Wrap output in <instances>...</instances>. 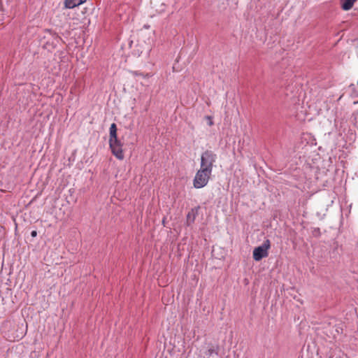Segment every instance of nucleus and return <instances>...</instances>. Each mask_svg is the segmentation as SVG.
<instances>
[{"mask_svg": "<svg viewBox=\"0 0 358 358\" xmlns=\"http://www.w3.org/2000/svg\"><path fill=\"white\" fill-rule=\"evenodd\" d=\"M212 173L207 170L199 169L195 174L193 180V186L196 189H200L207 185Z\"/></svg>", "mask_w": 358, "mask_h": 358, "instance_id": "f257e3e1", "label": "nucleus"}, {"mask_svg": "<svg viewBox=\"0 0 358 358\" xmlns=\"http://www.w3.org/2000/svg\"><path fill=\"white\" fill-rule=\"evenodd\" d=\"M217 159V155L210 150H206L202 153L201 157L200 169L207 170L212 173L213 164Z\"/></svg>", "mask_w": 358, "mask_h": 358, "instance_id": "f03ea898", "label": "nucleus"}, {"mask_svg": "<svg viewBox=\"0 0 358 358\" xmlns=\"http://www.w3.org/2000/svg\"><path fill=\"white\" fill-rule=\"evenodd\" d=\"M270 247H271L270 241L268 239H266V241H264V242L263 243V244L262 245L258 246L254 249L253 253H252L253 259L255 261L259 262L262 258L266 257L268 255V251Z\"/></svg>", "mask_w": 358, "mask_h": 358, "instance_id": "7ed1b4c3", "label": "nucleus"}, {"mask_svg": "<svg viewBox=\"0 0 358 358\" xmlns=\"http://www.w3.org/2000/svg\"><path fill=\"white\" fill-rule=\"evenodd\" d=\"M109 145L112 153L120 160L124 157L122 150V143L117 139H109Z\"/></svg>", "mask_w": 358, "mask_h": 358, "instance_id": "20e7f679", "label": "nucleus"}, {"mask_svg": "<svg viewBox=\"0 0 358 358\" xmlns=\"http://www.w3.org/2000/svg\"><path fill=\"white\" fill-rule=\"evenodd\" d=\"M86 1L87 0H65L64 5L65 8L72 9Z\"/></svg>", "mask_w": 358, "mask_h": 358, "instance_id": "39448f33", "label": "nucleus"}, {"mask_svg": "<svg viewBox=\"0 0 358 358\" xmlns=\"http://www.w3.org/2000/svg\"><path fill=\"white\" fill-rule=\"evenodd\" d=\"M356 0H341V7L344 10H350Z\"/></svg>", "mask_w": 358, "mask_h": 358, "instance_id": "423d86ee", "label": "nucleus"}, {"mask_svg": "<svg viewBox=\"0 0 358 358\" xmlns=\"http://www.w3.org/2000/svg\"><path fill=\"white\" fill-rule=\"evenodd\" d=\"M115 138H117V127L115 123H113L110 127V138L109 139H115Z\"/></svg>", "mask_w": 358, "mask_h": 358, "instance_id": "0eeeda50", "label": "nucleus"}, {"mask_svg": "<svg viewBox=\"0 0 358 358\" xmlns=\"http://www.w3.org/2000/svg\"><path fill=\"white\" fill-rule=\"evenodd\" d=\"M206 119L207 120V124L209 125V126H213L214 122H213V118L212 117L210 116H206Z\"/></svg>", "mask_w": 358, "mask_h": 358, "instance_id": "6e6552de", "label": "nucleus"}, {"mask_svg": "<svg viewBox=\"0 0 358 358\" xmlns=\"http://www.w3.org/2000/svg\"><path fill=\"white\" fill-rule=\"evenodd\" d=\"M214 354H215V355H217V352H216V350H215V349H213V348H210V349H209V350H208V355H209V356H212V355H213Z\"/></svg>", "mask_w": 358, "mask_h": 358, "instance_id": "1a4fd4ad", "label": "nucleus"}, {"mask_svg": "<svg viewBox=\"0 0 358 358\" xmlns=\"http://www.w3.org/2000/svg\"><path fill=\"white\" fill-rule=\"evenodd\" d=\"M31 235L32 237H36L37 236V231H32L31 233Z\"/></svg>", "mask_w": 358, "mask_h": 358, "instance_id": "9d476101", "label": "nucleus"}, {"mask_svg": "<svg viewBox=\"0 0 358 358\" xmlns=\"http://www.w3.org/2000/svg\"><path fill=\"white\" fill-rule=\"evenodd\" d=\"M357 85H358V80H357Z\"/></svg>", "mask_w": 358, "mask_h": 358, "instance_id": "9b49d317", "label": "nucleus"}]
</instances>
